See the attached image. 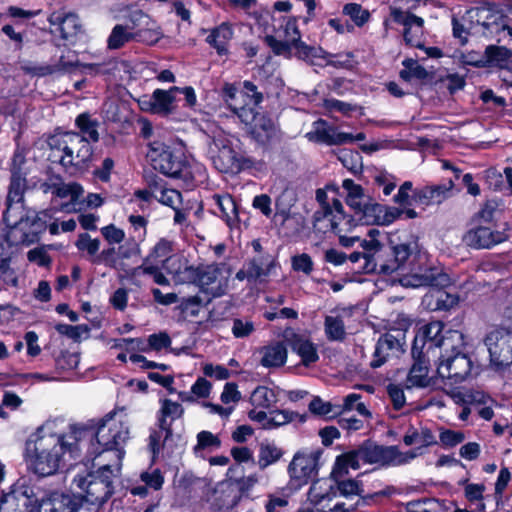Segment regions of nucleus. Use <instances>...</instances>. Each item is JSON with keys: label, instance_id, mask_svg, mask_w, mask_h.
Listing matches in <instances>:
<instances>
[{"label": "nucleus", "instance_id": "412c9836", "mask_svg": "<svg viewBox=\"0 0 512 512\" xmlns=\"http://www.w3.org/2000/svg\"><path fill=\"white\" fill-rule=\"evenodd\" d=\"M274 267V258L269 254H258L249 259L243 267L236 273V279L239 281L247 280L256 282L270 275Z\"/></svg>", "mask_w": 512, "mask_h": 512}, {"label": "nucleus", "instance_id": "864d4df0", "mask_svg": "<svg viewBox=\"0 0 512 512\" xmlns=\"http://www.w3.org/2000/svg\"><path fill=\"white\" fill-rule=\"evenodd\" d=\"M40 13V10H24L16 6H10L7 8L6 16L14 19V25L18 29H21L23 23Z\"/></svg>", "mask_w": 512, "mask_h": 512}, {"label": "nucleus", "instance_id": "79ce46f5", "mask_svg": "<svg viewBox=\"0 0 512 512\" xmlns=\"http://www.w3.org/2000/svg\"><path fill=\"white\" fill-rule=\"evenodd\" d=\"M283 455V451L274 443H261L258 455V465L265 469L269 465L277 462Z\"/></svg>", "mask_w": 512, "mask_h": 512}, {"label": "nucleus", "instance_id": "6ab92c4d", "mask_svg": "<svg viewBox=\"0 0 512 512\" xmlns=\"http://www.w3.org/2000/svg\"><path fill=\"white\" fill-rule=\"evenodd\" d=\"M509 238L506 229L491 230L489 227L477 226L468 230L463 235V242L472 248L489 249L497 244L507 241Z\"/></svg>", "mask_w": 512, "mask_h": 512}, {"label": "nucleus", "instance_id": "603ef678", "mask_svg": "<svg viewBox=\"0 0 512 512\" xmlns=\"http://www.w3.org/2000/svg\"><path fill=\"white\" fill-rule=\"evenodd\" d=\"M136 41L144 42L147 44H154L162 37L160 28L156 23L151 20V24L144 26L140 31L134 32Z\"/></svg>", "mask_w": 512, "mask_h": 512}, {"label": "nucleus", "instance_id": "4be33fe9", "mask_svg": "<svg viewBox=\"0 0 512 512\" xmlns=\"http://www.w3.org/2000/svg\"><path fill=\"white\" fill-rule=\"evenodd\" d=\"M248 124L251 125L250 133L252 137L261 145H267L278 138V127L265 114L251 110V118Z\"/></svg>", "mask_w": 512, "mask_h": 512}, {"label": "nucleus", "instance_id": "052dcab7", "mask_svg": "<svg viewBox=\"0 0 512 512\" xmlns=\"http://www.w3.org/2000/svg\"><path fill=\"white\" fill-rule=\"evenodd\" d=\"M296 418H298L300 422H304L306 420L305 415H299L298 413L293 412V411H289V410H273L272 411V422L274 423V426H277V428L294 421Z\"/></svg>", "mask_w": 512, "mask_h": 512}, {"label": "nucleus", "instance_id": "f8f14e48", "mask_svg": "<svg viewBox=\"0 0 512 512\" xmlns=\"http://www.w3.org/2000/svg\"><path fill=\"white\" fill-rule=\"evenodd\" d=\"M147 158L153 168L169 177H180L185 163L175 156L170 147L160 141H153L149 144Z\"/></svg>", "mask_w": 512, "mask_h": 512}, {"label": "nucleus", "instance_id": "13d9d810", "mask_svg": "<svg viewBox=\"0 0 512 512\" xmlns=\"http://www.w3.org/2000/svg\"><path fill=\"white\" fill-rule=\"evenodd\" d=\"M294 202V196L290 191H283L276 199V215L281 216L285 221L289 218L290 207Z\"/></svg>", "mask_w": 512, "mask_h": 512}, {"label": "nucleus", "instance_id": "f257e3e1", "mask_svg": "<svg viewBox=\"0 0 512 512\" xmlns=\"http://www.w3.org/2000/svg\"><path fill=\"white\" fill-rule=\"evenodd\" d=\"M56 420L46 421L27 441L30 467L40 476H50L70 465L80 455L86 438L93 434L81 427L71 426L68 432L60 429Z\"/></svg>", "mask_w": 512, "mask_h": 512}, {"label": "nucleus", "instance_id": "bb28decb", "mask_svg": "<svg viewBox=\"0 0 512 512\" xmlns=\"http://www.w3.org/2000/svg\"><path fill=\"white\" fill-rule=\"evenodd\" d=\"M48 21L51 25H58L63 39L77 35L80 30V21L74 13L53 12Z\"/></svg>", "mask_w": 512, "mask_h": 512}, {"label": "nucleus", "instance_id": "20e7f679", "mask_svg": "<svg viewBox=\"0 0 512 512\" xmlns=\"http://www.w3.org/2000/svg\"><path fill=\"white\" fill-rule=\"evenodd\" d=\"M401 283L403 286L413 288L431 287L422 298V306L427 310H449L458 304L459 297L444 290L451 284L449 275L437 268H430L422 274L405 275L401 279Z\"/></svg>", "mask_w": 512, "mask_h": 512}, {"label": "nucleus", "instance_id": "b1692460", "mask_svg": "<svg viewBox=\"0 0 512 512\" xmlns=\"http://www.w3.org/2000/svg\"><path fill=\"white\" fill-rule=\"evenodd\" d=\"M453 187L454 181L452 179L443 184L426 186L414 192L413 200L423 206L440 204L451 196Z\"/></svg>", "mask_w": 512, "mask_h": 512}, {"label": "nucleus", "instance_id": "6e6552de", "mask_svg": "<svg viewBox=\"0 0 512 512\" xmlns=\"http://www.w3.org/2000/svg\"><path fill=\"white\" fill-rule=\"evenodd\" d=\"M210 153L214 167L222 173H239L253 165L251 159L243 157L232 147V141L222 131L212 137Z\"/></svg>", "mask_w": 512, "mask_h": 512}, {"label": "nucleus", "instance_id": "49530a36", "mask_svg": "<svg viewBox=\"0 0 512 512\" xmlns=\"http://www.w3.org/2000/svg\"><path fill=\"white\" fill-rule=\"evenodd\" d=\"M335 129L327 127L325 121L318 120L314 123V130L308 132L306 137L309 141L332 145Z\"/></svg>", "mask_w": 512, "mask_h": 512}, {"label": "nucleus", "instance_id": "9b49d317", "mask_svg": "<svg viewBox=\"0 0 512 512\" xmlns=\"http://www.w3.org/2000/svg\"><path fill=\"white\" fill-rule=\"evenodd\" d=\"M444 325L440 321H433L419 328L415 335L414 342L412 345L413 352L418 353H429L436 348L442 346H449L450 340L453 336L461 338V335L456 331H449L450 337L442 334Z\"/></svg>", "mask_w": 512, "mask_h": 512}, {"label": "nucleus", "instance_id": "0e129e2a", "mask_svg": "<svg viewBox=\"0 0 512 512\" xmlns=\"http://www.w3.org/2000/svg\"><path fill=\"white\" fill-rule=\"evenodd\" d=\"M55 328L58 333L65 335L75 341H79L83 334L89 333V328L86 325L72 326L68 324H58Z\"/></svg>", "mask_w": 512, "mask_h": 512}, {"label": "nucleus", "instance_id": "58836bf2", "mask_svg": "<svg viewBox=\"0 0 512 512\" xmlns=\"http://www.w3.org/2000/svg\"><path fill=\"white\" fill-rule=\"evenodd\" d=\"M403 442L406 446L421 444V447H429L437 444L434 434L426 427L420 430L410 427L403 437Z\"/></svg>", "mask_w": 512, "mask_h": 512}, {"label": "nucleus", "instance_id": "f03ea898", "mask_svg": "<svg viewBox=\"0 0 512 512\" xmlns=\"http://www.w3.org/2000/svg\"><path fill=\"white\" fill-rule=\"evenodd\" d=\"M386 253L383 245L375 238L362 242V250L350 254L352 264H356V270L363 273H374L379 271L390 275L397 271L409 270L412 274L416 268L414 261L420 258L418 244L416 241L401 243L392 248V258L386 260Z\"/></svg>", "mask_w": 512, "mask_h": 512}, {"label": "nucleus", "instance_id": "aec40b11", "mask_svg": "<svg viewBox=\"0 0 512 512\" xmlns=\"http://www.w3.org/2000/svg\"><path fill=\"white\" fill-rule=\"evenodd\" d=\"M390 16L393 21L404 26V40L408 45L423 48L421 37L424 21L422 18L398 8H391Z\"/></svg>", "mask_w": 512, "mask_h": 512}, {"label": "nucleus", "instance_id": "ddd939ff", "mask_svg": "<svg viewBox=\"0 0 512 512\" xmlns=\"http://www.w3.org/2000/svg\"><path fill=\"white\" fill-rule=\"evenodd\" d=\"M484 344L494 366L502 367L512 364V331L495 328L487 333Z\"/></svg>", "mask_w": 512, "mask_h": 512}, {"label": "nucleus", "instance_id": "423d86ee", "mask_svg": "<svg viewBox=\"0 0 512 512\" xmlns=\"http://www.w3.org/2000/svg\"><path fill=\"white\" fill-rule=\"evenodd\" d=\"M113 470L109 464H103L96 472L86 476L78 475L73 479V486L80 490L76 496L80 497L81 504L101 506L113 493Z\"/></svg>", "mask_w": 512, "mask_h": 512}, {"label": "nucleus", "instance_id": "5fc2aeb1", "mask_svg": "<svg viewBox=\"0 0 512 512\" xmlns=\"http://www.w3.org/2000/svg\"><path fill=\"white\" fill-rule=\"evenodd\" d=\"M350 468L354 470L360 468L353 450H350L337 456L334 466V472L348 473V470Z\"/></svg>", "mask_w": 512, "mask_h": 512}, {"label": "nucleus", "instance_id": "3c124183", "mask_svg": "<svg viewBox=\"0 0 512 512\" xmlns=\"http://www.w3.org/2000/svg\"><path fill=\"white\" fill-rule=\"evenodd\" d=\"M154 198L163 205L169 206L172 209L181 206L182 195L179 191L172 188H161L154 191Z\"/></svg>", "mask_w": 512, "mask_h": 512}, {"label": "nucleus", "instance_id": "e2e57ef3", "mask_svg": "<svg viewBox=\"0 0 512 512\" xmlns=\"http://www.w3.org/2000/svg\"><path fill=\"white\" fill-rule=\"evenodd\" d=\"M76 247L81 251H87L91 256H95L100 248V241L92 239L89 234L83 233L78 236L75 243Z\"/></svg>", "mask_w": 512, "mask_h": 512}, {"label": "nucleus", "instance_id": "bf43d9fd", "mask_svg": "<svg viewBox=\"0 0 512 512\" xmlns=\"http://www.w3.org/2000/svg\"><path fill=\"white\" fill-rule=\"evenodd\" d=\"M340 494L344 497L362 496L364 489L362 484L354 479L342 480L337 483Z\"/></svg>", "mask_w": 512, "mask_h": 512}, {"label": "nucleus", "instance_id": "5701e85b", "mask_svg": "<svg viewBox=\"0 0 512 512\" xmlns=\"http://www.w3.org/2000/svg\"><path fill=\"white\" fill-rule=\"evenodd\" d=\"M222 99L227 104L228 108L237 115L240 120L248 124L251 118L252 108H248L245 94L240 91L234 84L225 83L222 87Z\"/></svg>", "mask_w": 512, "mask_h": 512}, {"label": "nucleus", "instance_id": "37998d69", "mask_svg": "<svg viewBox=\"0 0 512 512\" xmlns=\"http://www.w3.org/2000/svg\"><path fill=\"white\" fill-rule=\"evenodd\" d=\"M487 66L504 67L512 56L511 50L504 46L489 45L485 49Z\"/></svg>", "mask_w": 512, "mask_h": 512}, {"label": "nucleus", "instance_id": "774afa93", "mask_svg": "<svg viewBox=\"0 0 512 512\" xmlns=\"http://www.w3.org/2000/svg\"><path fill=\"white\" fill-rule=\"evenodd\" d=\"M465 434L462 431L443 429L440 432L439 439L444 447H455L465 440Z\"/></svg>", "mask_w": 512, "mask_h": 512}, {"label": "nucleus", "instance_id": "4c0bfd02", "mask_svg": "<svg viewBox=\"0 0 512 512\" xmlns=\"http://www.w3.org/2000/svg\"><path fill=\"white\" fill-rule=\"evenodd\" d=\"M172 251V242L167 239H160L156 245L153 247L152 251L148 255V260H155L157 262H162L165 269L168 271V273L174 274L177 270H172L169 267L170 263H173L176 261V259H172L169 257V254Z\"/></svg>", "mask_w": 512, "mask_h": 512}, {"label": "nucleus", "instance_id": "680f3d73", "mask_svg": "<svg viewBox=\"0 0 512 512\" xmlns=\"http://www.w3.org/2000/svg\"><path fill=\"white\" fill-rule=\"evenodd\" d=\"M320 489L321 487L318 486L317 483H314L308 493V499L317 509L321 508L322 505H328L329 502H332L334 497V494L321 492Z\"/></svg>", "mask_w": 512, "mask_h": 512}, {"label": "nucleus", "instance_id": "a19ab883", "mask_svg": "<svg viewBox=\"0 0 512 512\" xmlns=\"http://www.w3.org/2000/svg\"><path fill=\"white\" fill-rule=\"evenodd\" d=\"M250 402L255 408L269 409L276 404L277 396L272 389L266 386H258L252 392Z\"/></svg>", "mask_w": 512, "mask_h": 512}, {"label": "nucleus", "instance_id": "f3484780", "mask_svg": "<svg viewBox=\"0 0 512 512\" xmlns=\"http://www.w3.org/2000/svg\"><path fill=\"white\" fill-rule=\"evenodd\" d=\"M25 156L22 151L16 150L11 166V181L8 189L7 200L16 202V206H12V210H18L21 208V200H23L24 192L26 190V178H25Z\"/></svg>", "mask_w": 512, "mask_h": 512}, {"label": "nucleus", "instance_id": "6e6d98bb", "mask_svg": "<svg viewBox=\"0 0 512 512\" xmlns=\"http://www.w3.org/2000/svg\"><path fill=\"white\" fill-rule=\"evenodd\" d=\"M343 11L357 26L364 25L370 18L369 11L356 3L346 4Z\"/></svg>", "mask_w": 512, "mask_h": 512}, {"label": "nucleus", "instance_id": "e433bc0d", "mask_svg": "<svg viewBox=\"0 0 512 512\" xmlns=\"http://www.w3.org/2000/svg\"><path fill=\"white\" fill-rule=\"evenodd\" d=\"M44 192H50L53 195L66 198L71 197V200H77L83 194V188L78 183H63L60 179L56 182L45 184Z\"/></svg>", "mask_w": 512, "mask_h": 512}, {"label": "nucleus", "instance_id": "473e14b6", "mask_svg": "<svg viewBox=\"0 0 512 512\" xmlns=\"http://www.w3.org/2000/svg\"><path fill=\"white\" fill-rule=\"evenodd\" d=\"M290 342L292 350L301 357L303 365L309 366L318 361L317 349L310 340L294 334Z\"/></svg>", "mask_w": 512, "mask_h": 512}, {"label": "nucleus", "instance_id": "c03bdc74", "mask_svg": "<svg viewBox=\"0 0 512 512\" xmlns=\"http://www.w3.org/2000/svg\"><path fill=\"white\" fill-rule=\"evenodd\" d=\"M325 333L331 341H343L346 336L344 321L340 316H326Z\"/></svg>", "mask_w": 512, "mask_h": 512}, {"label": "nucleus", "instance_id": "cd10ccee", "mask_svg": "<svg viewBox=\"0 0 512 512\" xmlns=\"http://www.w3.org/2000/svg\"><path fill=\"white\" fill-rule=\"evenodd\" d=\"M486 12L482 10V7L472 8L461 17H453L452 25L456 26L458 31L459 26L466 28L470 35H480L483 28H481V21L485 20Z\"/></svg>", "mask_w": 512, "mask_h": 512}, {"label": "nucleus", "instance_id": "0eeeda50", "mask_svg": "<svg viewBox=\"0 0 512 512\" xmlns=\"http://www.w3.org/2000/svg\"><path fill=\"white\" fill-rule=\"evenodd\" d=\"M50 146L59 155L60 164L66 168H83L92 158L93 150L89 140L77 133L66 132L50 141Z\"/></svg>", "mask_w": 512, "mask_h": 512}, {"label": "nucleus", "instance_id": "1a4fd4ad", "mask_svg": "<svg viewBox=\"0 0 512 512\" xmlns=\"http://www.w3.org/2000/svg\"><path fill=\"white\" fill-rule=\"evenodd\" d=\"M129 425L126 421L116 419L115 414L109 413L102 420L96 432L97 445L101 447L98 454L114 451L120 462L123 457L122 446L129 439Z\"/></svg>", "mask_w": 512, "mask_h": 512}, {"label": "nucleus", "instance_id": "39448f33", "mask_svg": "<svg viewBox=\"0 0 512 512\" xmlns=\"http://www.w3.org/2000/svg\"><path fill=\"white\" fill-rule=\"evenodd\" d=\"M265 42L276 55L287 58L295 56L312 65L330 56L321 47L310 46L301 40V34L294 19L287 20L277 35H266Z\"/></svg>", "mask_w": 512, "mask_h": 512}, {"label": "nucleus", "instance_id": "338daca9", "mask_svg": "<svg viewBox=\"0 0 512 512\" xmlns=\"http://www.w3.org/2000/svg\"><path fill=\"white\" fill-rule=\"evenodd\" d=\"M151 18L145 14L142 11H134L129 16L128 22L125 27L128 28L131 32H138L140 31L144 26H148V24H151Z\"/></svg>", "mask_w": 512, "mask_h": 512}, {"label": "nucleus", "instance_id": "72a5a7b5", "mask_svg": "<svg viewBox=\"0 0 512 512\" xmlns=\"http://www.w3.org/2000/svg\"><path fill=\"white\" fill-rule=\"evenodd\" d=\"M217 206L220 216L225 220L229 227H234L238 223V211L234 199L228 195L215 194L212 197Z\"/></svg>", "mask_w": 512, "mask_h": 512}, {"label": "nucleus", "instance_id": "7ed1b4c3", "mask_svg": "<svg viewBox=\"0 0 512 512\" xmlns=\"http://www.w3.org/2000/svg\"><path fill=\"white\" fill-rule=\"evenodd\" d=\"M32 490L23 485L14 486L2 495V512H78L81 500L76 494L54 492L43 499L37 509H30L33 503Z\"/></svg>", "mask_w": 512, "mask_h": 512}, {"label": "nucleus", "instance_id": "2f4dec72", "mask_svg": "<svg viewBox=\"0 0 512 512\" xmlns=\"http://www.w3.org/2000/svg\"><path fill=\"white\" fill-rule=\"evenodd\" d=\"M177 91H180V88L176 86L168 90L156 89L153 91L156 114L167 116L174 112Z\"/></svg>", "mask_w": 512, "mask_h": 512}, {"label": "nucleus", "instance_id": "69168bd1", "mask_svg": "<svg viewBox=\"0 0 512 512\" xmlns=\"http://www.w3.org/2000/svg\"><path fill=\"white\" fill-rule=\"evenodd\" d=\"M255 331L254 323L247 319L236 318L233 320L232 334L236 338L249 337Z\"/></svg>", "mask_w": 512, "mask_h": 512}, {"label": "nucleus", "instance_id": "dca6fc26", "mask_svg": "<svg viewBox=\"0 0 512 512\" xmlns=\"http://www.w3.org/2000/svg\"><path fill=\"white\" fill-rule=\"evenodd\" d=\"M320 456L319 450L296 453L288 467L290 477L297 481L298 485L306 484L314 479L318 473Z\"/></svg>", "mask_w": 512, "mask_h": 512}, {"label": "nucleus", "instance_id": "a211bd4d", "mask_svg": "<svg viewBox=\"0 0 512 512\" xmlns=\"http://www.w3.org/2000/svg\"><path fill=\"white\" fill-rule=\"evenodd\" d=\"M222 268L217 264L207 265L199 268L185 265L179 267L175 272L176 282H195L201 288L208 287L217 282L221 275Z\"/></svg>", "mask_w": 512, "mask_h": 512}, {"label": "nucleus", "instance_id": "c9c22d12", "mask_svg": "<svg viewBox=\"0 0 512 512\" xmlns=\"http://www.w3.org/2000/svg\"><path fill=\"white\" fill-rule=\"evenodd\" d=\"M368 452V464L378 466H392L393 446L377 445L366 441Z\"/></svg>", "mask_w": 512, "mask_h": 512}, {"label": "nucleus", "instance_id": "7c9ffc66", "mask_svg": "<svg viewBox=\"0 0 512 512\" xmlns=\"http://www.w3.org/2000/svg\"><path fill=\"white\" fill-rule=\"evenodd\" d=\"M233 37V29L230 24L224 22L211 30L206 42L214 47L219 55L228 53L227 44Z\"/></svg>", "mask_w": 512, "mask_h": 512}, {"label": "nucleus", "instance_id": "de8ad7c7", "mask_svg": "<svg viewBox=\"0 0 512 512\" xmlns=\"http://www.w3.org/2000/svg\"><path fill=\"white\" fill-rule=\"evenodd\" d=\"M135 40L134 32L128 30L124 25H116L108 38V47L110 49H119L125 43Z\"/></svg>", "mask_w": 512, "mask_h": 512}, {"label": "nucleus", "instance_id": "a878e982", "mask_svg": "<svg viewBox=\"0 0 512 512\" xmlns=\"http://www.w3.org/2000/svg\"><path fill=\"white\" fill-rule=\"evenodd\" d=\"M482 10L486 12V18L481 21L483 31L480 35L495 37L498 42L503 41L502 35L507 28V22H510L509 17L491 7H482Z\"/></svg>", "mask_w": 512, "mask_h": 512}, {"label": "nucleus", "instance_id": "f704fd0d", "mask_svg": "<svg viewBox=\"0 0 512 512\" xmlns=\"http://www.w3.org/2000/svg\"><path fill=\"white\" fill-rule=\"evenodd\" d=\"M261 353V364L268 368L280 367L284 365L287 359V349L281 342H275L263 347Z\"/></svg>", "mask_w": 512, "mask_h": 512}, {"label": "nucleus", "instance_id": "09e8293b", "mask_svg": "<svg viewBox=\"0 0 512 512\" xmlns=\"http://www.w3.org/2000/svg\"><path fill=\"white\" fill-rule=\"evenodd\" d=\"M76 125L81 131V135L85 136L88 140L97 142L99 140V133L97 131L98 123L91 119L88 114H80L76 118Z\"/></svg>", "mask_w": 512, "mask_h": 512}, {"label": "nucleus", "instance_id": "c756f323", "mask_svg": "<svg viewBox=\"0 0 512 512\" xmlns=\"http://www.w3.org/2000/svg\"><path fill=\"white\" fill-rule=\"evenodd\" d=\"M184 413V409L182 405L178 402H174L170 399H163L161 401V409L159 418V428L162 431H165V439L171 436V423L167 421V418H171V420H176L180 418Z\"/></svg>", "mask_w": 512, "mask_h": 512}, {"label": "nucleus", "instance_id": "8fccbe9b", "mask_svg": "<svg viewBox=\"0 0 512 512\" xmlns=\"http://www.w3.org/2000/svg\"><path fill=\"white\" fill-rule=\"evenodd\" d=\"M334 211V200L332 201L331 206L320 207L313 215V227L320 232H326L329 224L331 223V217L334 214Z\"/></svg>", "mask_w": 512, "mask_h": 512}, {"label": "nucleus", "instance_id": "4468645a", "mask_svg": "<svg viewBox=\"0 0 512 512\" xmlns=\"http://www.w3.org/2000/svg\"><path fill=\"white\" fill-rule=\"evenodd\" d=\"M472 366V360L467 354L456 352L453 355L441 356L437 373L441 378L457 384L465 381L470 376Z\"/></svg>", "mask_w": 512, "mask_h": 512}, {"label": "nucleus", "instance_id": "c85d7f7f", "mask_svg": "<svg viewBox=\"0 0 512 512\" xmlns=\"http://www.w3.org/2000/svg\"><path fill=\"white\" fill-rule=\"evenodd\" d=\"M334 205L335 211L331 217V223L328 226V230L333 231L337 235L341 233H351L357 226L353 216L345 214L340 200L334 199Z\"/></svg>", "mask_w": 512, "mask_h": 512}, {"label": "nucleus", "instance_id": "ea45409f", "mask_svg": "<svg viewBox=\"0 0 512 512\" xmlns=\"http://www.w3.org/2000/svg\"><path fill=\"white\" fill-rule=\"evenodd\" d=\"M383 212H385V206L372 201L370 198L363 205L361 212L358 217L359 220L367 225H381Z\"/></svg>", "mask_w": 512, "mask_h": 512}, {"label": "nucleus", "instance_id": "4d7b16f0", "mask_svg": "<svg viewBox=\"0 0 512 512\" xmlns=\"http://www.w3.org/2000/svg\"><path fill=\"white\" fill-rule=\"evenodd\" d=\"M221 446V440L217 435L212 434L209 431H201L197 434V445L194 450L197 452L198 450L205 449H218Z\"/></svg>", "mask_w": 512, "mask_h": 512}, {"label": "nucleus", "instance_id": "393cba45", "mask_svg": "<svg viewBox=\"0 0 512 512\" xmlns=\"http://www.w3.org/2000/svg\"><path fill=\"white\" fill-rule=\"evenodd\" d=\"M413 365L406 378V386L408 388L420 387L424 388L430 384L429 373V355L426 353H416L411 349Z\"/></svg>", "mask_w": 512, "mask_h": 512}, {"label": "nucleus", "instance_id": "9d476101", "mask_svg": "<svg viewBox=\"0 0 512 512\" xmlns=\"http://www.w3.org/2000/svg\"><path fill=\"white\" fill-rule=\"evenodd\" d=\"M406 348V334L401 329H391L382 334L376 342L370 366L374 369L399 358Z\"/></svg>", "mask_w": 512, "mask_h": 512}, {"label": "nucleus", "instance_id": "2eb2a0df", "mask_svg": "<svg viewBox=\"0 0 512 512\" xmlns=\"http://www.w3.org/2000/svg\"><path fill=\"white\" fill-rule=\"evenodd\" d=\"M6 211L4 214V221L7 225L8 231L5 235V240L10 245L29 244L31 242L29 235L25 232L28 225V220L25 219L23 200H21V208L12 210V206H16V202L6 200Z\"/></svg>", "mask_w": 512, "mask_h": 512}, {"label": "nucleus", "instance_id": "a18cd8bd", "mask_svg": "<svg viewBox=\"0 0 512 512\" xmlns=\"http://www.w3.org/2000/svg\"><path fill=\"white\" fill-rule=\"evenodd\" d=\"M338 160L354 175L363 170L362 156L358 151L342 149L338 153Z\"/></svg>", "mask_w": 512, "mask_h": 512}]
</instances>
